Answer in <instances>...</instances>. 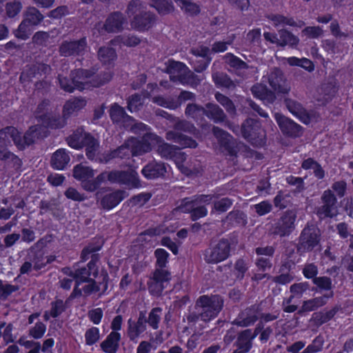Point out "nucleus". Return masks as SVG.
Here are the masks:
<instances>
[{"label": "nucleus", "mask_w": 353, "mask_h": 353, "mask_svg": "<svg viewBox=\"0 0 353 353\" xmlns=\"http://www.w3.org/2000/svg\"><path fill=\"white\" fill-rule=\"evenodd\" d=\"M224 300L219 294L201 295L195 301L192 310L186 316L188 324L195 325L199 320L208 323L214 319L223 307Z\"/></svg>", "instance_id": "1"}, {"label": "nucleus", "mask_w": 353, "mask_h": 353, "mask_svg": "<svg viewBox=\"0 0 353 353\" xmlns=\"http://www.w3.org/2000/svg\"><path fill=\"white\" fill-rule=\"evenodd\" d=\"M101 248V243H90L85 247L81 254L82 261H85L91 255V261L88 263L86 268H81L76 270V285L72 293V296H77L81 295V290L79 288V285L87 281H90V277L96 278L98 275V268L96 266V262L99 260V254H94L99 251Z\"/></svg>", "instance_id": "2"}, {"label": "nucleus", "mask_w": 353, "mask_h": 353, "mask_svg": "<svg viewBox=\"0 0 353 353\" xmlns=\"http://www.w3.org/2000/svg\"><path fill=\"white\" fill-rule=\"evenodd\" d=\"M70 77L74 88L80 90L88 88L90 86H101L110 81L112 79V74L109 72L99 75H94L91 71L83 69L72 71Z\"/></svg>", "instance_id": "3"}, {"label": "nucleus", "mask_w": 353, "mask_h": 353, "mask_svg": "<svg viewBox=\"0 0 353 353\" xmlns=\"http://www.w3.org/2000/svg\"><path fill=\"white\" fill-rule=\"evenodd\" d=\"M165 65L166 72L170 74V80L173 82L196 86L201 81L198 76L182 62L170 59L166 62Z\"/></svg>", "instance_id": "4"}, {"label": "nucleus", "mask_w": 353, "mask_h": 353, "mask_svg": "<svg viewBox=\"0 0 353 353\" xmlns=\"http://www.w3.org/2000/svg\"><path fill=\"white\" fill-rule=\"evenodd\" d=\"M127 23V19L121 12H113L108 15L104 22H98L94 26V30L99 34L104 35L105 33H118L124 29Z\"/></svg>", "instance_id": "5"}, {"label": "nucleus", "mask_w": 353, "mask_h": 353, "mask_svg": "<svg viewBox=\"0 0 353 353\" xmlns=\"http://www.w3.org/2000/svg\"><path fill=\"white\" fill-rule=\"evenodd\" d=\"M94 175V170L81 164L77 165L73 169V176L81 181L82 188L87 192H93L100 187L98 176L93 179Z\"/></svg>", "instance_id": "6"}, {"label": "nucleus", "mask_w": 353, "mask_h": 353, "mask_svg": "<svg viewBox=\"0 0 353 353\" xmlns=\"http://www.w3.org/2000/svg\"><path fill=\"white\" fill-rule=\"evenodd\" d=\"M296 214L293 210H287L278 221L272 225L270 232L273 235L284 237L289 236L295 228Z\"/></svg>", "instance_id": "7"}, {"label": "nucleus", "mask_w": 353, "mask_h": 353, "mask_svg": "<svg viewBox=\"0 0 353 353\" xmlns=\"http://www.w3.org/2000/svg\"><path fill=\"white\" fill-rule=\"evenodd\" d=\"M230 244L226 239H221L204 252V260L208 263H218L225 260L230 255Z\"/></svg>", "instance_id": "8"}, {"label": "nucleus", "mask_w": 353, "mask_h": 353, "mask_svg": "<svg viewBox=\"0 0 353 353\" xmlns=\"http://www.w3.org/2000/svg\"><path fill=\"white\" fill-rule=\"evenodd\" d=\"M243 137L253 145H261L264 143L265 134L259 122L252 119H246L241 125Z\"/></svg>", "instance_id": "9"}, {"label": "nucleus", "mask_w": 353, "mask_h": 353, "mask_svg": "<svg viewBox=\"0 0 353 353\" xmlns=\"http://www.w3.org/2000/svg\"><path fill=\"white\" fill-rule=\"evenodd\" d=\"M320 241L319 230L313 225H307L302 230L297 245L299 252L312 251Z\"/></svg>", "instance_id": "10"}, {"label": "nucleus", "mask_w": 353, "mask_h": 353, "mask_svg": "<svg viewBox=\"0 0 353 353\" xmlns=\"http://www.w3.org/2000/svg\"><path fill=\"white\" fill-rule=\"evenodd\" d=\"M89 48L86 37L77 40H65L59 47V52L62 57L83 56Z\"/></svg>", "instance_id": "11"}, {"label": "nucleus", "mask_w": 353, "mask_h": 353, "mask_svg": "<svg viewBox=\"0 0 353 353\" xmlns=\"http://www.w3.org/2000/svg\"><path fill=\"white\" fill-rule=\"evenodd\" d=\"M223 59L226 64L234 70L235 74L243 79H248L258 72L257 68L249 65L232 53H227Z\"/></svg>", "instance_id": "12"}, {"label": "nucleus", "mask_w": 353, "mask_h": 353, "mask_svg": "<svg viewBox=\"0 0 353 353\" xmlns=\"http://www.w3.org/2000/svg\"><path fill=\"white\" fill-rule=\"evenodd\" d=\"M321 200L322 205L316 209V214L320 218L335 216L337 214V199L333 192L330 190H325Z\"/></svg>", "instance_id": "13"}, {"label": "nucleus", "mask_w": 353, "mask_h": 353, "mask_svg": "<svg viewBox=\"0 0 353 353\" xmlns=\"http://www.w3.org/2000/svg\"><path fill=\"white\" fill-rule=\"evenodd\" d=\"M268 82L273 92L288 94L291 89L283 72L278 68H272L267 75Z\"/></svg>", "instance_id": "14"}, {"label": "nucleus", "mask_w": 353, "mask_h": 353, "mask_svg": "<svg viewBox=\"0 0 353 353\" xmlns=\"http://www.w3.org/2000/svg\"><path fill=\"white\" fill-rule=\"evenodd\" d=\"M144 140L152 141L153 145L157 147L159 154L166 159H170L178 147L165 143L164 140L158 135L153 133H146L144 134Z\"/></svg>", "instance_id": "15"}, {"label": "nucleus", "mask_w": 353, "mask_h": 353, "mask_svg": "<svg viewBox=\"0 0 353 353\" xmlns=\"http://www.w3.org/2000/svg\"><path fill=\"white\" fill-rule=\"evenodd\" d=\"M260 308L257 305L246 307L234 320L232 324L240 327H248L253 325L259 319Z\"/></svg>", "instance_id": "16"}, {"label": "nucleus", "mask_w": 353, "mask_h": 353, "mask_svg": "<svg viewBox=\"0 0 353 353\" xmlns=\"http://www.w3.org/2000/svg\"><path fill=\"white\" fill-rule=\"evenodd\" d=\"M46 131L42 125H35L29 128L23 137L19 134V141L22 145H19V149L23 150L26 146L34 143L37 139L46 136Z\"/></svg>", "instance_id": "17"}, {"label": "nucleus", "mask_w": 353, "mask_h": 353, "mask_svg": "<svg viewBox=\"0 0 353 353\" xmlns=\"http://www.w3.org/2000/svg\"><path fill=\"white\" fill-rule=\"evenodd\" d=\"M274 118L283 134L294 137L301 135V127L291 119L280 113H275Z\"/></svg>", "instance_id": "18"}, {"label": "nucleus", "mask_w": 353, "mask_h": 353, "mask_svg": "<svg viewBox=\"0 0 353 353\" xmlns=\"http://www.w3.org/2000/svg\"><path fill=\"white\" fill-rule=\"evenodd\" d=\"M147 318L144 312H141L138 320L134 321L129 319L128 321V336L130 341H135L139 336L146 330Z\"/></svg>", "instance_id": "19"}, {"label": "nucleus", "mask_w": 353, "mask_h": 353, "mask_svg": "<svg viewBox=\"0 0 353 353\" xmlns=\"http://www.w3.org/2000/svg\"><path fill=\"white\" fill-rule=\"evenodd\" d=\"M11 140L16 146L22 145L19 141V132L13 126H7L0 130V146H8L10 145Z\"/></svg>", "instance_id": "20"}, {"label": "nucleus", "mask_w": 353, "mask_h": 353, "mask_svg": "<svg viewBox=\"0 0 353 353\" xmlns=\"http://www.w3.org/2000/svg\"><path fill=\"white\" fill-rule=\"evenodd\" d=\"M166 168L163 163L152 161L148 163L141 170L142 174L148 179H154L163 176Z\"/></svg>", "instance_id": "21"}, {"label": "nucleus", "mask_w": 353, "mask_h": 353, "mask_svg": "<svg viewBox=\"0 0 353 353\" xmlns=\"http://www.w3.org/2000/svg\"><path fill=\"white\" fill-rule=\"evenodd\" d=\"M155 15L150 12H144L142 14L134 16L132 20V26L139 30H148L154 23Z\"/></svg>", "instance_id": "22"}, {"label": "nucleus", "mask_w": 353, "mask_h": 353, "mask_svg": "<svg viewBox=\"0 0 353 353\" xmlns=\"http://www.w3.org/2000/svg\"><path fill=\"white\" fill-rule=\"evenodd\" d=\"M165 138L168 141H172L179 144L183 148H196L198 145L195 140L176 131L171 130L167 132Z\"/></svg>", "instance_id": "23"}, {"label": "nucleus", "mask_w": 353, "mask_h": 353, "mask_svg": "<svg viewBox=\"0 0 353 353\" xmlns=\"http://www.w3.org/2000/svg\"><path fill=\"white\" fill-rule=\"evenodd\" d=\"M204 110V115L212 120L214 123H222L227 119L224 111L216 103H206Z\"/></svg>", "instance_id": "24"}, {"label": "nucleus", "mask_w": 353, "mask_h": 353, "mask_svg": "<svg viewBox=\"0 0 353 353\" xmlns=\"http://www.w3.org/2000/svg\"><path fill=\"white\" fill-rule=\"evenodd\" d=\"M120 340L121 334L119 332H111L106 339L101 343V349L105 353H117Z\"/></svg>", "instance_id": "25"}, {"label": "nucleus", "mask_w": 353, "mask_h": 353, "mask_svg": "<svg viewBox=\"0 0 353 353\" xmlns=\"http://www.w3.org/2000/svg\"><path fill=\"white\" fill-rule=\"evenodd\" d=\"M252 94L267 103H272L276 100L274 92L261 84L256 83L251 88Z\"/></svg>", "instance_id": "26"}, {"label": "nucleus", "mask_w": 353, "mask_h": 353, "mask_svg": "<svg viewBox=\"0 0 353 353\" xmlns=\"http://www.w3.org/2000/svg\"><path fill=\"white\" fill-rule=\"evenodd\" d=\"M125 192L117 190L105 194L100 201L101 206L105 210H111L117 206L125 197Z\"/></svg>", "instance_id": "27"}, {"label": "nucleus", "mask_w": 353, "mask_h": 353, "mask_svg": "<svg viewBox=\"0 0 353 353\" xmlns=\"http://www.w3.org/2000/svg\"><path fill=\"white\" fill-rule=\"evenodd\" d=\"M110 117L114 123H121L123 125L131 123L132 118L128 116L124 108L118 103H114L110 109Z\"/></svg>", "instance_id": "28"}, {"label": "nucleus", "mask_w": 353, "mask_h": 353, "mask_svg": "<svg viewBox=\"0 0 353 353\" xmlns=\"http://www.w3.org/2000/svg\"><path fill=\"white\" fill-rule=\"evenodd\" d=\"M333 296V292H330L322 296L316 297L312 299L305 301L303 303L301 309L299 312H311L318 309L320 307L325 305L329 298Z\"/></svg>", "instance_id": "29"}, {"label": "nucleus", "mask_w": 353, "mask_h": 353, "mask_svg": "<svg viewBox=\"0 0 353 353\" xmlns=\"http://www.w3.org/2000/svg\"><path fill=\"white\" fill-rule=\"evenodd\" d=\"M86 103L83 98H74L67 101L63 108V117L68 119L72 114L83 109Z\"/></svg>", "instance_id": "30"}, {"label": "nucleus", "mask_w": 353, "mask_h": 353, "mask_svg": "<svg viewBox=\"0 0 353 353\" xmlns=\"http://www.w3.org/2000/svg\"><path fill=\"white\" fill-rule=\"evenodd\" d=\"M284 103L288 110L292 114L299 117L303 123H307L309 121L306 111L300 103L292 99L285 98Z\"/></svg>", "instance_id": "31"}, {"label": "nucleus", "mask_w": 353, "mask_h": 353, "mask_svg": "<svg viewBox=\"0 0 353 353\" xmlns=\"http://www.w3.org/2000/svg\"><path fill=\"white\" fill-rule=\"evenodd\" d=\"M92 136L83 131V129L79 128L73 132L68 139V145L75 149L81 148L88 141V138Z\"/></svg>", "instance_id": "32"}, {"label": "nucleus", "mask_w": 353, "mask_h": 353, "mask_svg": "<svg viewBox=\"0 0 353 353\" xmlns=\"http://www.w3.org/2000/svg\"><path fill=\"white\" fill-rule=\"evenodd\" d=\"M88 141L85 143V145L86 147L85 152L87 157L92 160L98 161L99 163H102L100 159L103 158L105 156V153L101 154L99 151V142L97 139H95L92 136L90 138H88Z\"/></svg>", "instance_id": "33"}, {"label": "nucleus", "mask_w": 353, "mask_h": 353, "mask_svg": "<svg viewBox=\"0 0 353 353\" xmlns=\"http://www.w3.org/2000/svg\"><path fill=\"white\" fill-rule=\"evenodd\" d=\"M128 145L130 147L132 155L138 156L149 152L153 143L152 141H145L143 136L142 141H139L134 138L128 139Z\"/></svg>", "instance_id": "34"}, {"label": "nucleus", "mask_w": 353, "mask_h": 353, "mask_svg": "<svg viewBox=\"0 0 353 353\" xmlns=\"http://www.w3.org/2000/svg\"><path fill=\"white\" fill-rule=\"evenodd\" d=\"M132 154L130 147L128 145V140L117 149L105 153V156L101 158L100 161L102 163H106L114 158H125Z\"/></svg>", "instance_id": "35"}, {"label": "nucleus", "mask_w": 353, "mask_h": 353, "mask_svg": "<svg viewBox=\"0 0 353 353\" xmlns=\"http://www.w3.org/2000/svg\"><path fill=\"white\" fill-rule=\"evenodd\" d=\"M51 68L50 65L44 63H39L34 65L29 68L26 72H23L20 76V79L26 80L30 79L32 77H35L37 74L42 76L46 75L50 72Z\"/></svg>", "instance_id": "36"}, {"label": "nucleus", "mask_w": 353, "mask_h": 353, "mask_svg": "<svg viewBox=\"0 0 353 353\" xmlns=\"http://www.w3.org/2000/svg\"><path fill=\"white\" fill-rule=\"evenodd\" d=\"M43 241L39 240L30 249L28 254L30 260L34 263V268L36 270H39L46 265V263L43 262V254L41 250L35 251L36 248L43 246Z\"/></svg>", "instance_id": "37"}, {"label": "nucleus", "mask_w": 353, "mask_h": 353, "mask_svg": "<svg viewBox=\"0 0 353 353\" xmlns=\"http://www.w3.org/2000/svg\"><path fill=\"white\" fill-rule=\"evenodd\" d=\"M141 40L134 34H123L115 37L110 41L113 46L123 45L127 47H135L141 43Z\"/></svg>", "instance_id": "38"}, {"label": "nucleus", "mask_w": 353, "mask_h": 353, "mask_svg": "<svg viewBox=\"0 0 353 353\" xmlns=\"http://www.w3.org/2000/svg\"><path fill=\"white\" fill-rule=\"evenodd\" d=\"M278 32L279 35V46L283 48L288 46L291 48H296L299 45V39L290 31L283 28Z\"/></svg>", "instance_id": "39"}, {"label": "nucleus", "mask_w": 353, "mask_h": 353, "mask_svg": "<svg viewBox=\"0 0 353 353\" xmlns=\"http://www.w3.org/2000/svg\"><path fill=\"white\" fill-rule=\"evenodd\" d=\"M212 79L217 87L227 89H234L237 85V81H233L227 74L216 72L212 74Z\"/></svg>", "instance_id": "40"}, {"label": "nucleus", "mask_w": 353, "mask_h": 353, "mask_svg": "<svg viewBox=\"0 0 353 353\" xmlns=\"http://www.w3.org/2000/svg\"><path fill=\"white\" fill-rule=\"evenodd\" d=\"M150 6L161 15L169 14L174 11V6L171 0H151Z\"/></svg>", "instance_id": "41"}, {"label": "nucleus", "mask_w": 353, "mask_h": 353, "mask_svg": "<svg viewBox=\"0 0 353 353\" xmlns=\"http://www.w3.org/2000/svg\"><path fill=\"white\" fill-rule=\"evenodd\" d=\"M183 174L187 176H199L203 172V166L200 161L195 158L190 159L185 167H182Z\"/></svg>", "instance_id": "42"}, {"label": "nucleus", "mask_w": 353, "mask_h": 353, "mask_svg": "<svg viewBox=\"0 0 353 353\" xmlns=\"http://www.w3.org/2000/svg\"><path fill=\"white\" fill-rule=\"evenodd\" d=\"M70 157L64 149L57 150L52 157V165L58 170L63 169L70 161Z\"/></svg>", "instance_id": "43"}, {"label": "nucleus", "mask_w": 353, "mask_h": 353, "mask_svg": "<svg viewBox=\"0 0 353 353\" xmlns=\"http://www.w3.org/2000/svg\"><path fill=\"white\" fill-rule=\"evenodd\" d=\"M124 171L112 170L111 172H103L98 175V181H100V185L106 181L112 183L121 184Z\"/></svg>", "instance_id": "44"}, {"label": "nucleus", "mask_w": 353, "mask_h": 353, "mask_svg": "<svg viewBox=\"0 0 353 353\" xmlns=\"http://www.w3.org/2000/svg\"><path fill=\"white\" fill-rule=\"evenodd\" d=\"M267 18L272 23L275 28L279 26H296L297 23L294 20L292 17H288L283 14H271L267 16Z\"/></svg>", "instance_id": "45"}, {"label": "nucleus", "mask_w": 353, "mask_h": 353, "mask_svg": "<svg viewBox=\"0 0 353 353\" xmlns=\"http://www.w3.org/2000/svg\"><path fill=\"white\" fill-rule=\"evenodd\" d=\"M121 184L130 188H137L141 186L138 173L134 170L124 171Z\"/></svg>", "instance_id": "46"}, {"label": "nucleus", "mask_w": 353, "mask_h": 353, "mask_svg": "<svg viewBox=\"0 0 353 353\" xmlns=\"http://www.w3.org/2000/svg\"><path fill=\"white\" fill-rule=\"evenodd\" d=\"M98 58L103 64H110L117 58V53L114 48L103 46L98 50Z\"/></svg>", "instance_id": "47"}, {"label": "nucleus", "mask_w": 353, "mask_h": 353, "mask_svg": "<svg viewBox=\"0 0 353 353\" xmlns=\"http://www.w3.org/2000/svg\"><path fill=\"white\" fill-rule=\"evenodd\" d=\"M23 19L31 26H37L43 19V16L37 8L31 6L25 11Z\"/></svg>", "instance_id": "48"}, {"label": "nucleus", "mask_w": 353, "mask_h": 353, "mask_svg": "<svg viewBox=\"0 0 353 353\" xmlns=\"http://www.w3.org/2000/svg\"><path fill=\"white\" fill-rule=\"evenodd\" d=\"M212 133L214 137L218 139L220 144L225 147L227 150H230L231 148V141L232 137L226 131L222 130L217 126H213Z\"/></svg>", "instance_id": "49"}, {"label": "nucleus", "mask_w": 353, "mask_h": 353, "mask_svg": "<svg viewBox=\"0 0 353 353\" xmlns=\"http://www.w3.org/2000/svg\"><path fill=\"white\" fill-rule=\"evenodd\" d=\"M204 112V107L194 103H188L185 110L186 117L195 121L202 120Z\"/></svg>", "instance_id": "50"}, {"label": "nucleus", "mask_w": 353, "mask_h": 353, "mask_svg": "<svg viewBox=\"0 0 353 353\" xmlns=\"http://www.w3.org/2000/svg\"><path fill=\"white\" fill-rule=\"evenodd\" d=\"M252 340L251 330H245L239 334L236 341L237 345L239 348L243 350V352H248L252 347Z\"/></svg>", "instance_id": "51"}, {"label": "nucleus", "mask_w": 353, "mask_h": 353, "mask_svg": "<svg viewBox=\"0 0 353 353\" xmlns=\"http://www.w3.org/2000/svg\"><path fill=\"white\" fill-rule=\"evenodd\" d=\"M214 97L230 115L232 117L236 114V106L229 97L220 92H216Z\"/></svg>", "instance_id": "52"}, {"label": "nucleus", "mask_w": 353, "mask_h": 353, "mask_svg": "<svg viewBox=\"0 0 353 353\" xmlns=\"http://www.w3.org/2000/svg\"><path fill=\"white\" fill-rule=\"evenodd\" d=\"M339 307L335 306L327 312H315L312 316L313 320L316 324L322 325L331 320L339 311Z\"/></svg>", "instance_id": "53"}, {"label": "nucleus", "mask_w": 353, "mask_h": 353, "mask_svg": "<svg viewBox=\"0 0 353 353\" xmlns=\"http://www.w3.org/2000/svg\"><path fill=\"white\" fill-rule=\"evenodd\" d=\"M226 219L232 225H245L247 223V216L240 210H234L228 213Z\"/></svg>", "instance_id": "54"}, {"label": "nucleus", "mask_w": 353, "mask_h": 353, "mask_svg": "<svg viewBox=\"0 0 353 353\" xmlns=\"http://www.w3.org/2000/svg\"><path fill=\"white\" fill-rule=\"evenodd\" d=\"M67 119L68 118H65L63 114L61 117H52L48 114V117L46 118V120H43L42 123L43 125L51 128H62L66 125Z\"/></svg>", "instance_id": "55"}, {"label": "nucleus", "mask_w": 353, "mask_h": 353, "mask_svg": "<svg viewBox=\"0 0 353 353\" xmlns=\"http://www.w3.org/2000/svg\"><path fill=\"white\" fill-rule=\"evenodd\" d=\"M31 25L26 22L24 19L22 20L17 29L13 31L14 35L21 40H26L29 38L31 34Z\"/></svg>", "instance_id": "56"}, {"label": "nucleus", "mask_w": 353, "mask_h": 353, "mask_svg": "<svg viewBox=\"0 0 353 353\" xmlns=\"http://www.w3.org/2000/svg\"><path fill=\"white\" fill-rule=\"evenodd\" d=\"M145 5L141 0H132L128 6L127 12L130 17L131 15H137L142 14L146 10Z\"/></svg>", "instance_id": "57"}, {"label": "nucleus", "mask_w": 353, "mask_h": 353, "mask_svg": "<svg viewBox=\"0 0 353 353\" xmlns=\"http://www.w3.org/2000/svg\"><path fill=\"white\" fill-rule=\"evenodd\" d=\"M22 9L21 0H12L6 4V13L9 18L17 16Z\"/></svg>", "instance_id": "58"}, {"label": "nucleus", "mask_w": 353, "mask_h": 353, "mask_svg": "<svg viewBox=\"0 0 353 353\" xmlns=\"http://www.w3.org/2000/svg\"><path fill=\"white\" fill-rule=\"evenodd\" d=\"M248 270V265L245 260L239 259L235 262L234 265L233 273L235 275L236 279L242 280Z\"/></svg>", "instance_id": "59"}, {"label": "nucleus", "mask_w": 353, "mask_h": 353, "mask_svg": "<svg viewBox=\"0 0 353 353\" xmlns=\"http://www.w3.org/2000/svg\"><path fill=\"white\" fill-rule=\"evenodd\" d=\"M175 2L182 10L189 14H196L199 12V6L191 0H178Z\"/></svg>", "instance_id": "60"}, {"label": "nucleus", "mask_w": 353, "mask_h": 353, "mask_svg": "<svg viewBox=\"0 0 353 353\" xmlns=\"http://www.w3.org/2000/svg\"><path fill=\"white\" fill-rule=\"evenodd\" d=\"M50 106V101L43 100L38 105L34 111L35 117L41 121L46 120V118L48 116V109Z\"/></svg>", "instance_id": "61"}, {"label": "nucleus", "mask_w": 353, "mask_h": 353, "mask_svg": "<svg viewBox=\"0 0 353 353\" xmlns=\"http://www.w3.org/2000/svg\"><path fill=\"white\" fill-rule=\"evenodd\" d=\"M162 310L160 307L153 308L149 313L148 318L147 319V323L154 330H157L159 327V323L161 321Z\"/></svg>", "instance_id": "62"}, {"label": "nucleus", "mask_w": 353, "mask_h": 353, "mask_svg": "<svg viewBox=\"0 0 353 353\" xmlns=\"http://www.w3.org/2000/svg\"><path fill=\"white\" fill-rule=\"evenodd\" d=\"M232 203V199L224 197L214 202L213 209L219 212H225L231 208Z\"/></svg>", "instance_id": "63"}, {"label": "nucleus", "mask_w": 353, "mask_h": 353, "mask_svg": "<svg viewBox=\"0 0 353 353\" xmlns=\"http://www.w3.org/2000/svg\"><path fill=\"white\" fill-rule=\"evenodd\" d=\"M99 338V330L97 327H92L89 328L85 333V344L88 345H92L96 343Z\"/></svg>", "instance_id": "64"}]
</instances>
